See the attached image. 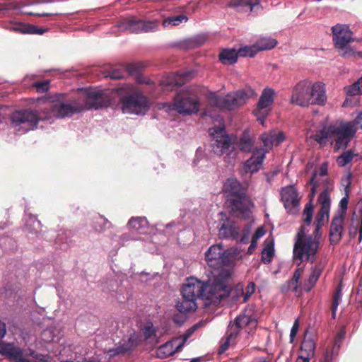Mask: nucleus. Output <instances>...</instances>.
<instances>
[{
	"instance_id": "f257e3e1",
	"label": "nucleus",
	"mask_w": 362,
	"mask_h": 362,
	"mask_svg": "<svg viewBox=\"0 0 362 362\" xmlns=\"http://www.w3.org/2000/svg\"><path fill=\"white\" fill-rule=\"evenodd\" d=\"M230 272L227 269H221L213 275V278L206 282L191 278L182 288V299L176 304L179 313H187L197 308L196 300L198 298L206 299L211 303L218 304L231 292L229 281Z\"/></svg>"
},
{
	"instance_id": "f03ea898",
	"label": "nucleus",
	"mask_w": 362,
	"mask_h": 362,
	"mask_svg": "<svg viewBox=\"0 0 362 362\" xmlns=\"http://www.w3.org/2000/svg\"><path fill=\"white\" fill-rule=\"evenodd\" d=\"M357 132L354 122H344L339 124H329L324 126L317 130L311 139L321 146H326L329 139L334 140V150L345 149L347 148L351 139Z\"/></svg>"
},
{
	"instance_id": "7ed1b4c3",
	"label": "nucleus",
	"mask_w": 362,
	"mask_h": 362,
	"mask_svg": "<svg viewBox=\"0 0 362 362\" xmlns=\"http://www.w3.org/2000/svg\"><path fill=\"white\" fill-rule=\"evenodd\" d=\"M223 190L232 211L237 216H247L253 203L247 194V188L236 179L228 178L223 185Z\"/></svg>"
},
{
	"instance_id": "20e7f679",
	"label": "nucleus",
	"mask_w": 362,
	"mask_h": 362,
	"mask_svg": "<svg viewBox=\"0 0 362 362\" xmlns=\"http://www.w3.org/2000/svg\"><path fill=\"white\" fill-rule=\"evenodd\" d=\"M257 95L255 90L250 86L228 93L226 95H218L210 93L208 99L210 103L220 110H233L246 103L250 98Z\"/></svg>"
},
{
	"instance_id": "39448f33",
	"label": "nucleus",
	"mask_w": 362,
	"mask_h": 362,
	"mask_svg": "<svg viewBox=\"0 0 362 362\" xmlns=\"http://www.w3.org/2000/svg\"><path fill=\"white\" fill-rule=\"evenodd\" d=\"M211 134L214 136L211 146L214 153L218 156L226 155L225 161L231 163L236 158L238 151L230 137L226 134L225 127H214Z\"/></svg>"
},
{
	"instance_id": "423d86ee",
	"label": "nucleus",
	"mask_w": 362,
	"mask_h": 362,
	"mask_svg": "<svg viewBox=\"0 0 362 362\" xmlns=\"http://www.w3.org/2000/svg\"><path fill=\"white\" fill-rule=\"evenodd\" d=\"M9 119L11 128L21 134L37 129L40 119L37 110L30 108L13 111Z\"/></svg>"
},
{
	"instance_id": "0eeeda50",
	"label": "nucleus",
	"mask_w": 362,
	"mask_h": 362,
	"mask_svg": "<svg viewBox=\"0 0 362 362\" xmlns=\"http://www.w3.org/2000/svg\"><path fill=\"white\" fill-rule=\"evenodd\" d=\"M320 242L313 237L308 235L303 241H295L293 249V261L299 267L303 262L313 263L319 250Z\"/></svg>"
},
{
	"instance_id": "6e6552de",
	"label": "nucleus",
	"mask_w": 362,
	"mask_h": 362,
	"mask_svg": "<svg viewBox=\"0 0 362 362\" xmlns=\"http://www.w3.org/2000/svg\"><path fill=\"white\" fill-rule=\"evenodd\" d=\"M199 105L196 93L189 88H185L175 95L170 107L180 114L188 115L198 112Z\"/></svg>"
},
{
	"instance_id": "1a4fd4ad",
	"label": "nucleus",
	"mask_w": 362,
	"mask_h": 362,
	"mask_svg": "<svg viewBox=\"0 0 362 362\" xmlns=\"http://www.w3.org/2000/svg\"><path fill=\"white\" fill-rule=\"evenodd\" d=\"M334 47L341 52L343 57H350L355 55L356 51L351 47L350 42L354 41L353 33L349 26L346 24H337L331 28Z\"/></svg>"
},
{
	"instance_id": "9d476101",
	"label": "nucleus",
	"mask_w": 362,
	"mask_h": 362,
	"mask_svg": "<svg viewBox=\"0 0 362 362\" xmlns=\"http://www.w3.org/2000/svg\"><path fill=\"white\" fill-rule=\"evenodd\" d=\"M158 25V20L144 21L136 17H130L122 21L118 26L122 30H129L132 33H140L154 32L157 30Z\"/></svg>"
},
{
	"instance_id": "9b49d317",
	"label": "nucleus",
	"mask_w": 362,
	"mask_h": 362,
	"mask_svg": "<svg viewBox=\"0 0 362 362\" xmlns=\"http://www.w3.org/2000/svg\"><path fill=\"white\" fill-rule=\"evenodd\" d=\"M124 112L140 114L144 113L148 108L146 97L139 93H134L123 96L120 99Z\"/></svg>"
},
{
	"instance_id": "f8f14e48",
	"label": "nucleus",
	"mask_w": 362,
	"mask_h": 362,
	"mask_svg": "<svg viewBox=\"0 0 362 362\" xmlns=\"http://www.w3.org/2000/svg\"><path fill=\"white\" fill-rule=\"evenodd\" d=\"M274 95L275 91L274 89L265 88L262 92L256 108L253 110V114L262 124H264L271 110V106L274 100Z\"/></svg>"
},
{
	"instance_id": "ddd939ff",
	"label": "nucleus",
	"mask_w": 362,
	"mask_h": 362,
	"mask_svg": "<svg viewBox=\"0 0 362 362\" xmlns=\"http://www.w3.org/2000/svg\"><path fill=\"white\" fill-rule=\"evenodd\" d=\"M312 82L308 80L299 81L293 88L291 103L301 107L310 105V90Z\"/></svg>"
},
{
	"instance_id": "4468645a",
	"label": "nucleus",
	"mask_w": 362,
	"mask_h": 362,
	"mask_svg": "<svg viewBox=\"0 0 362 362\" xmlns=\"http://www.w3.org/2000/svg\"><path fill=\"white\" fill-rule=\"evenodd\" d=\"M84 104V110L99 109L110 104V97L103 91H88L79 96Z\"/></svg>"
},
{
	"instance_id": "2eb2a0df",
	"label": "nucleus",
	"mask_w": 362,
	"mask_h": 362,
	"mask_svg": "<svg viewBox=\"0 0 362 362\" xmlns=\"http://www.w3.org/2000/svg\"><path fill=\"white\" fill-rule=\"evenodd\" d=\"M84 110L83 101H80L79 97L72 100L69 103H59L53 106L54 114L60 118L71 117L74 114L81 112Z\"/></svg>"
},
{
	"instance_id": "dca6fc26",
	"label": "nucleus",
	"mask_w": 362,
	"mask_h": 362,
	"mask_svg": "<svg viewBox=\"0 0 362 362\" xmlns=\"http://www.w3.org/2000/svg\"><path fill=\"white\" fill-rule=\"evenodd\" d=\"M250 326L251 328L256 327L257 320L253 314L252 308H246L242 313L235 317L234 321H231L228 328L232 332H237V336L240 331L245 327Z\"/></svg>"
},
{
	"instance_id": "f3484780",
	"label": "nucleus",
	"mask_w": 362,
	"mask_h": 362,
	"mask_svg": "<svg viewBox=\"0 0 362 362\" xmlns=\"http://www.w3.org/2000/svg\"><path fill=\"white\" fill-rule=\"evenodd\" d=\"M281 199L288 212L294 214L299 206L298 193L294 185H288L281 189Z\"/></svg>"
},
{
	"instance_id": "a211bd4d",
	"label": "nucleus",
	"mask_w": 362,
	"mask_h": 362,
	"mask_svg": "<svg viewBox=\"0 0 362 362\" xmlns=\"http://www.w3.org/2000/svg\"><path fill=\"white\" fill-rule=\"evenodd\" d=\"M317 201L320 204V209L316 215L314 224L324 226L328 221L331 204L330 196L326 189L319 194Z\"/></svg>"
},
{
	"instance_id": "6ab92c4d",
	"label": "nucleus",
	"mask_w": 362,
	"mask_h": 362,
	"mask_svg": "<svg viewBox=\"0 0 362 362\" xmlns=\"http://www.w3.org/2000/svg\"><path fill=\"white\" fill-rule=\"evenodd\" d=\"M267 151L264 148H255L252 156L244 163L243 170L245 173H255L257 172L265 158Z\"/></svg>"
},
{
	"instance_id": "aec40b11",
	"label": "nucleus",
	"mask_w": 362,
	"mask_h": 362,
	"mask_svg": "<svg viewBox=\"0 0 362 362\" xmlns=\"http://www.w3.org/2000/svg\"><path fill=\"white\" fill-rule=\"evenodd\" d=\"M345 218L334 216L329 226V238L331 245H337L341 241L344 230Z\"/></svg>"
},
{
	"instance_id": "412c9836",
	"label": "nucleus",
	"mask_w": 362,
	"mask_h": 362,
	"mask_svg": "<svg viewBox=\"0 0 362 362\" xmlns=\"http://www.w3.org/2000/svg\"><path fill=\"white\" fill-rule=\"evenodd\" d=\"M327 102L325 84L322 82L312 83L310 90V105L323 106Z\"/></svg>"
},
{
	"instance_id": "4be33fe9",
	"label": "nucleus",
	"mask_w": 362,
	"mask_h": 362,
	"mask_svg": "<svg viewBox=\"0 0 362 362\" xmlns=\"http://www.w3.org/2000/svg\"><path fill=\"white\" fill-rule=\"evenodd\" d=\"M219 235L224 238L238 240L240 238V227L230 218H226L221 226Z\"/></svg>"
},
{
	"instance_id": "5701e85b",
	"label": "nucleus",
	"mask_w": 362,
	"mask_h": 362,
	"mask_svg": "<svg viewBox=\"0 0 362 362\" xmlns=\"http://www.w3.org/2000/svg\"><path fill=\"white\" fill-rule=\"evenodd\" d=\"M261 0H230L227 6L238 13L253 12L256 6H260Z\"/></svg>"
},
{
	"instance_id": "b1692460",
	"label": "nucleus",
	"mask_w": 362,
	"mask_h": 362,
	"mask_svg": "<svg viewBox=\"0 0 362 362\" xmlns=\"http://www.w3.org/2000/svg\"><path fill=\"white\" fill-rule=\"evenodd\" d=\"M222 251L223 247L219 244L213 245L207 250L205 253V260L210 267L218 269Z\"/></svg>"
},
{
	"instance_id": "393cba45",
	"label": "nucleus",
	"mask_w": 362,
	"mask_h": 362,
	"mask_svg": "<svg viewBox=\"0 0 362 362\" xmlns=\"http://www.w3.org/2000/svg\"><path fill=\"white\" fill-rule=\"evenodd\" d=\"M178 338H175L164 344L160 346L157 351V356L160 358L164 359L173 356L176 352H178L181 349H177Z\"/></svg>"
},
{
	"instance_id": "a878e982",
	"label": "nucleus",
	"mask_w": 362,
	"mask_h": 362,
	"mask_svg": "<svg viewBox=\"0 0 362 362\" xmlns=\"http://www.w3.org/2000/svg\"><path fill=\"white\" fill-rule=\"evenodd\" d=\"M137 346V340L136 336L132 335L129 339L124 344L109 350V354L111 357L117 355L125 354L131 352Z\"/></svg>"
},
{
	"instance_id": "bb28decb",
	"label": "nucleus",
	"mask_w": 362,
	"mask_h": 362,
	"mask_svg": "<svg viewBox=\"0 0 362 362\" xmlns=\"http://www.w3.org/2000/svg\"><path fill=\"white\" fill-rule=\"evenodd\" d=\"M323 269L324 264L322 262H319L312 268L311 273L308 279L305 281L303 284L305 291L310 292L312 290L321 276Z\"/></svg>"
},
{
	"instance_id": "cd10ccee",
	"label": "nucleus",
	"mask_w": 362,
	"mask_h": 362,
	"mask_svg": "<svg viewBox=\"0 0 362 362\" xmlns=\"http://www.w3.org/2000/svg\"><path fill=\"white\" fill-rule=\"evenodd\" d=\"M184 83L183 76L177 74L168 75L160 81V85L165 90H173L174 88L182 86Z\"/></svg>"
},
{
	"instance_id": "c85d7f7f",
	"label": "nucleus",
	"mask_w": 362,
	"mask_h": 362,
	"mask_svg": "<svg viewBox=\"0 0 362 362\" xmlns=\"http://www.w3.org/2000/svg\"><path fill=\"white\" fill-rule=\"evenodd\" d=\"M274 256V244L272 239L267 238L264 242V247L262 251V262L269 264Z\"/></svg>"
},
{
	"instance_id": "c756f323",
	"label": "nucleus",
	"mask_w": 362,
	"mask_h": 362,
	"mask_svg": "<svg viewBox=\"0 0 362 362\" xmlns=\"http://www.w3.org/2000/svg\"><path fill=\"white\" fill-rule=\"evenodd\" d=\"M219 60L224 64H235L238 57V52L235 49H224L219 54Z\"/></svg>"
},
{
	"instance_id": "7c9ffc66",
	"label": "nucleus",
	"mask_w": 362,
	"mask_h": 362,
	"mask_svg": "<svg viewBox=\"0 0 362 362\" xmlns=\"http://www.w3.org/2000/svg\"><path fill=\"white\" fill-rule=\"evenodd\" d=\"M303 270L304 269L303 267H298L294 271L291 279L282 286V291L284 292H287L288 290L291 289H292L295 292L298 291V281L303 272Z\"/></svg>"
},
{
	"instance_id": "2f4dec72",
	"label": "nucleus",
	"mask_w": 362,
	"mask_h": 362,
	"mask_svg": "<svg viewBox=\"0 0 362 362\" xmlns=\"http://www.w3.org/2000/svg\"><path fill=\"white\" fill-rule=\"evenodd\" d=\"M277 45V40L272 37H262L256 42L255 47L258 52L271 49Z\"/></svg>"
},
{
	"instance_id": "473e14b6",
	"label": "nucleus",
	"mask_w": 362,
	"mask_h": 362,
	"mask_svg": "<svg viewBox=\"0 0 362 362\" xmlns=\"http://www.w3.org/2000/svg\"><path fill=\"white\" fill-rule=\"evenodd\" d=\"M13 30L18 31L21 33L39 34L42 35L45 32V29L38 28L33 25L19 24L13 27Z\"/></svg>"
},
{
	"instance_id": "72a5a7b5",
	"label": "nucleus",
	"mask_w": 362,
	"mask_h": 362,
	"mask_svg": "<svg viewBox=\"0 0 362 362\" xmlns=\"http://www.w3.org/2000/svg\"><path fill=\"white\" fill-rule=\"evenodd\" d=\"M341 291H342V286L341 282L338 285V286L336 288L333 296H332V300L331 304V310L332 313V317L335 318L336 317V312L337 310V308L339 305V302L341 298Z\"/></svg>"
},
{
	"instance_id": "f704fd0d",
	"label": "nucleus",
	"mask_w": 362,
	"mask_h": 362,
	"mask_svg": "<svg viewBox=\"0 0 362 362\" xmlns=\"http://www.w3.org/2000/svg\"><path fill=\"white\" fill-rule=\"evenodd\" d=\"M187 21L188 18L185 15L173 16L164 19L163 21V25L164 27H167L169 25L176 26L180 25L183 21L187 22Z\"/></svg>"
},
{
	"instance_id": "c9c22d12",
	"label": "nucleus",
	"mask_w": 362,
	"mask_h": 362,
	"mask_svg": "<svg viewBox=\"0 0 362 362\" xmlns=\"http://www.w3.org/2000/svg\"><path fill=\"white\" fill-rule=\"evenodd\" d=\"M344 90L346 94L350 96L362 94V76L352 85L346 86Z\"/></svg>"
},
{
	"instance_id": "e433bc0d",
	"label": "nucleus",
	"mask_w": 362,
	"mask_h": 362,
	"mask_svg": "<svg viewBox=\"0 0 362 362\" xmlns=\"http://www.w3.org/2000/svg\"><path fill=\"white\" fill-rule=\"evenodd\" d=\"M240 149L244 152H250L253 147V141L249 135L244 134L240 139Z\"/></svg>"
},
{
	"instance_id": "4c0bfd02",
	"label": "nucleus",
	"mask_w": 362,
	"mask_h": 362,
	"mask_svg": "<svg viewBox=\"0 0 362 362\" xmlns=\"http://www.w3.org/2000/svg\"><path fill=\"white\" fill-rule=\"evenodd\" d=\"M232 250H226L222 251L221 259L219 261L218 269L223 266L230 265L234 260V256L233 255Z\"/></svg>"
},
{
	"instance_id": "58836bf2",
	"label": "nucleus",
	"mask_w": 362,
	"mask_h": 362,
	"mask_svg": "<svg viewBox=\"0 0 362 362\" xmlns=\"http://www.w3.org/2000/svg\"><path fill=\"white\" fill-rule=\"evenodd\" d=\"M255 284L251 281L245 288L242 286L237 288L241 292L242 296H243V303H246L250 297L255 293Z\"/></svg>"
},
{
	"instance_id": "ea45409f",
	"label": "nucleus",
	"mask_w": 362,
	"mask_h": 362,
	"mask_svg": "<svg viewBox=\"0 0 362 362\" xmlns=\"http://www.w3.org/2000/svg\"><path fill=\"white\" fill-rule=\"evenodd\" d=\"M349 193H345V196L340 200L339 204V209L334 214L346 218L349 204Z\"/></svg>"
},
{
	"instance_id": "a19ab883",
	"label": "nucleus",
	"mask_w": 362,
	"mask_h": 362,
	"mask_svg": "<svg viewBox=\"0 0 362 362\" xmlns=\"http://www.w3.org/2000/svg\"><path fill=\"white\" fill-rule=\"evenodd\" d=\"M354 154L351 150L346 151L337 157V163L339 166L344 167L351 163Z\"/></svg>"
},
{
	"instance_id": "79ce46f5",
	"label": "nucleus",
	"mask_w": 362,
	"mask_h": 362,
	"mask_svg": "<svg viewBox=\"0 0 362 362\" xmlns=\"http://www.w3.org/2000/svg\"><path fill=\"white\" fill-rule=\"evenodd\" d=\"M126 74V70L124 67L120 68H112L107 71L105 77H109L114 80L123 78Z\"/></svg>"
},
{
	"instance_id": "37998d69",
	"label": "nucleus",
	"mask_w": 362,
	"mask_h": 362,
	"mask_svg": "<svg viewBox=\"0 0 362 362\" xmlns=\"http://www.w3.org/2000/svg\"><path fill=\"white\" fill-rule=\"evenodd\" d=\"M147 224V220L146 218L143 217H136V218H132L129 219L128 222V225L136 230H140L141 228H144Z\"/></svg>"
},
{
	"instance_id": "c03bdc74",
	"label": "nucleus",
	"mask_w": 362,
	"mask_h": 362,
	"mask_svg": "<svg viewBox=\"0 0 362 362\" xmlns=\"http://www.w3.org/2000/svg\"><path fill=\"white\" fill-rule=\"evenodd\" d=\"M313 211H314V206L312 204V202L310 201L309 202H308L305 204L304 210H303V221L307 225H310L312 221L313 216Z\"/></svg>"
},
{
	"instance_id": "a18cd8bd",
	"label": "nucleus",
	"mask_w": 362,
	"mask_h": 362,
	"mask_svg": "<svg viewBox=\"0 0 362 362\" xmlns=\"http://www.w3.org/2000/svg\"><path fill=\"white\" fill-rule=\"evenodd\" d=\"M315 349V344L311 339H304L300 345V350L308 355H313Z\"/></svg>"
},
{
	"instance_id": "49530a36",
	"label": "nucleus",
	"mask_w": 362,
	"mask_h": 362,
	"mask_svg": "<svg viewBox=\"0 0 362 362\" xmlns=\"http://www.w3.org/2000/svg\"><path fill=\"white\" fill-rule=\"evenodd\" d=\"M50 81L49 80H43L34 82L32 84V87L36 89V91L39 93H44L49 90Z\"/></svg>"
},
{
	"instance_id": "de8ad7c7",
	"label": "nucleus",
	"mask_w": 362,
	"mask_h": 362,
	"mask_svg": "<svg viewBox=\"0 0 362 362\" xmlns=\"http://www.w3.org/2000/svg\"><path fill=\"white\" fill-rule=\"evenodd\" d=\"M237 332H232L230 330V333L228 335V337H226V339L224 340L223 342H222L219 346V349H218V354H222L223 353H224L229 347V345H230V341L232 340V339H234L237 337Z\"/></svg>"
},
{
	"instance_id": "09e8293b",
	"label": "nucleus",
	"mask_w": 362,
	"mask_h": 362,
	"mask_svg": "<svg viewBox=\"0 0 362 362\" xmlns=\"http://www.w3.org/2000/svg\"><path fill=\"white\" fill-rule=\"evenodd\" d=\"M111 224L109 221L105 218L103 216H100L94 221V227L96 231L101 233L106 230L107 225Z\"/></svg>"
},
{
	"instance_id": "8fccbe9b",
	"label": "nucleus",
	"mask_w": 362,
	"mask_h": 362,
	"mask_svg": "<svg viewBox=\"0 0 362 362\" xmlns=\"http://www.w3.org/2000/svg\"><path fill=\"white\" fill-rule=\"evenodd\" d=\"M126 73L129 75H138L142 71L143 65L141 63H131L125 66Z\"/></svg>"
},
{
	"instance_id": "3c124183",
	"label": "nucleus",
	"mask_w": 362,
	"mask_h": 362,
	"mask_svg": "<svg viewBox=\"0 0 362 362\" xmlns=\"http://www.w3.org/2000/svg\"><path fill=\"white\" fill-rule=\"evenodd\" d=\"M257 49L255 47V44L250 47H243L238 49V54L241 57H253L257 52Z\"/></svg>"
},
{
	"instance_id": "603ef678",
	"label": "nucleus",
	"mask_w": 362,
	"mask_h": 362,
	"mask_svg": "<svg viewBox=\"0 0 362 362\" xmlns=\"http://www.w3.org/2000/svg\"><path fill=\"white\" fill-rule=\"evenodd\" d=\"M197 328V325H194L191 328L188 329L185 334H183L177 341V349H182L187 339L191 337Z\"/></svg>"
},
{
	"instance_id": "864d4df0",
	"label": "nucleus",
	"mask_w": 362,
	"mask_h": 362,
	"mask_svg": "<svg viewBox=\"0 0 362 362\" xmlns=\"http://www.w3.org/2000/svg\"><path fill=\"white\" fill-rule=\"evenodd\" d=\"M260 139L264 144V146L267 148H270L273 146V145H274L272 132L262 134L260 136Z\"/></svg>"
},
{
	"instance_id": "5fc2aeb1",
	"label": "nucleus",
	"mask_w": 362,
	"mask_h": 362,
	"mask_svg": "<svg viewBox=\"0 0 362 362\" xmlns=\"http://www.w3.org/2000/svg\"><path fill=\"white\" fill-rule=\"evenodd\" d=\"M143 334L146 339H151L153 336H156V329L153 328V325L146 326L143 330Z\"/></svg>"
},
{
	"instance_id": "6e6d98bb",
	"label": "nucleus",
	"mask_w": 362,
	"mask_h": 362,
	"mask_svg": "<svg viewBox=\"0 0 362 362\" xmlns=\"http://www.w3.org/2000/svg\"><path fill=\"white\" fill-rule=\"evenodd\" d=\"M351 175L348 174L341 178V184L344 187V192H350V186L351 185Z\"/></svg>"
},
{
	"instance_id": "4d7b16f0",
	"label": "nucleus",
	"mask_w": 362,
	"mask_h": 362,
	"mask_svg": "<svg viewBox=\"0 0 362 362\" xmlns=\"http://www.w3.org/2000/svg\"><path fill=\"white\" fill-rule=\"evenodd\" d=\"M187 317L185 313H179L175 314L173 317V322L175 324L181 326L186 321Z\"/></svg>"
},
{
	"instance_id": "13d9d810",
	"label": "nucleus",
	"mask_w": 362,
	"mask_h": 362,
	"mask_svg": "<svg viewBox=\"0 0 362 362\" xmlns=\"http://www.w3.org/2000/svg\"><path fill=\"white\" fill-rule=\"evenodd\" d=\"M272 134L274 136V145H279V144L283 142L285 139V135H284V132H279L278 133L272 132Z\"/></svg>"
},
{
	"instance_id": "bf43d9fd",
	"label": "nucleus",
	"mask_w": 362,
	"mask_h": 362,
	"mask_svg": "<svg viewBox=\"0 0 362 362\" xmlns=\"http://www.w3.org/2000/svg\"><path fill=\"white\" fill-rule=\"evenodd\" d=\"M307 238L308 236L305 235V228L302 226L296 235L295 241H303Z\"/></svg>"
},
{
	"instance_id": "052dcab7",
	"label": "nucleus",
	"mask_w": 362,
	"mask_h": 362,
	"mask_svg": "<svg viewBox=\"0 0 362 362\" xmlns=\"http://www.w3.org/2000/svg\"><path fill=\"white\" fill-rule=\"evenodd\" d=\"M298 328H299V322H298V320H296L293 325V327L291 329V332H290V341L291 342H293L296 336V334L298 332Z\"/></svg>"
},
{
	"instance_id": "680f3d73",
	"label": "nucleus",
	"mask_w": 362,
	"mask_h": 362,
	"mask_svg": "<svg viewBox=\"0 0 362 362\" xmlns=\"http://www.w3.org/2000/svg\"><path fill=\"white\" fill-rule=\"evenodd\" d=\"M250 232V228L249 226H246L243 230V235L240 238V242L247 243L249 240V235Z\"/></svg>"
},
{
	"instance_id": "e2e57ef3",
	"label": "nucleus",
	"mask_w": 362,
	"mask_h": 362,
	"mask_svg": "<svg viewBox=\"0 0 362 362\" xmlns=\"http://www.w3.org/2000/svg\"><path fill=\"white\" fill-rule=\"evenodd\" d=\"M344 336L345 331L343 329H341L337 332V337L334 339V348H335L336 346H337L338 348L339 347L340 342L344 338Z\"/></svg>"
},
{
	"instance_id": "0e129e2a",
	"label": "nucleus",
	"mask_w": 362,
	"mask_h": 362,
	"mask_svg": "<svg viewBox=\"0 0 362 362\" xmlns=\"http://www.w3.org/2000/svg\"><path fill=\"white\" fill-rule=\"evenodd\" d=\"M30 355L36 358L37 360H39L40 361L42 362H47L49 359V355H43L41 354H35V351L32 352Z\"/></svg>"
},
{
	"instance_id": "69168bd1",
	"label": "nucleus",
	"mask_w": 362,
	"mask_h": 362,
	"mask_svg": "<svg viewBox=\"0 0 362 362\" xmlns=\"http://www.w3.org/2000/svg\"><path fill=\"white\" fill-rule=\"evenodd\" d=\"M265 233V230L263 227H259L254 235H252V240L255 241H257L262 236H263Z\"/></svg>"
},
{
	"instance_id": "338daca9",
	"label": "nucleus",
	"mask_w": 362,
	"mask_h": 362,
	"mask_svg": "<svg viewBox=\"0 0 362 362\" xmlns=\"http://www.w3.org/2000/svg\"><path fill=\"white\" fill-rule=\"evenodd\" d=\"M13 8L12 3H4L0 4V11H8Z\"/></svg>"
},
{
	"instance_id": "774afa93",
	"label": "nucleus",
	"mask_w": 362,
	"mask_h": 362,
	"mask_svg": "<svg viewBox=\"0 0 362 362\" xmlns=\"http://www.w3.org/2000/svg\"><path fill=\"white\" fill-rule=\"evenodd\" d=\"M6 333V324L0 320V339H2Z\"/></svg>"
}]
</instances>
